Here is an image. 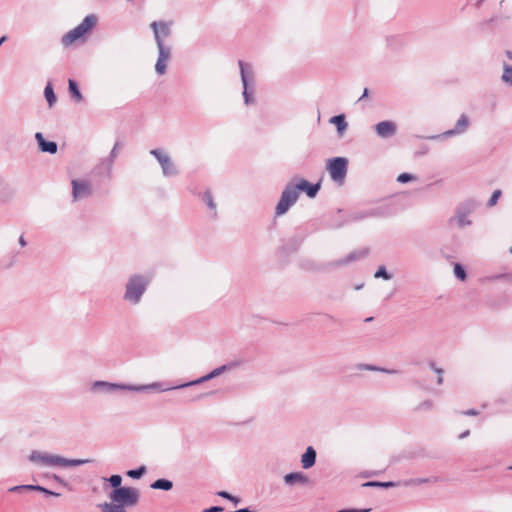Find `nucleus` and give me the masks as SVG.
Wrapping results in <instances>:
<instances>
[{"label": "nucleus", "mask_w": 512, "mask_h": 512, "mask_svg": "<svg viewBox=\"0 0 512 512\" xmlns=\"http://www.w3.org/2000/svg\"><path fill=\"white\" fill-rule=\"evenodd\" d=\"M29 460L44 467H73L90 463V459H67L56 454H50L34 450L29 455Z\"/></svg>", "instance_id": "nucleus-1"}, {"label": "nucleus", "mask_w": 512, "mask_h": 512, "mask_svg": "<svg viewBox=\"0 0 512 512\" xmlns=\"http://www.w3.org/2000/svg\"><path fill=\"white\" fill-rule=\"evenodd\" d=\"M150 279L146 276L131 275L125 285L123 299L133 305L138 304L146 292Z\"/></svg>", "instance_id": "nucleus-2"}, {"label": "nucleus", "mask_w": 512, "mask_h": 512, "mask_svg": "<svg viewBox=\"0 0 512 512\" xmlns=\"http://www.w3.org/2000/svg\"><path fill=\"white\" fill-rule=\"evenodd\" d=\"M240 68V76L243 85V98L246 105H251L255 102V73L253 66L250 63L242 60L238 61Z\"/></svg>", "instance_id": "nucleus-3"}, {"label": "nucleus", "mask_w": 512, "mask_h": 512, "mask_svg": "<svg viewBox=\"0 0 512 512\" xmlns=\"http://www.w3.org/2000/svg\"><path fill=\"white\" fill-rule=\"evenodd\" d=\"M96 23L97 17L95 15H87L80 24L62 36L61 42L63 46L68 47L72 45L75 41L89 32L96 25Z\"/></svg>", "instance_id": "nucleus-4"}, {"label": "nucleus", "mask_w": 512, "mask_h": 512, "mask_svg": "<svg viewBox=\"0 0 512 512\" xmlns=\"http://www.w3.org/2000/svg\"><path fill=\"white\" fill-rule=\"evenodd\" d=\"M109 497L112 502L118 503L123 507H132L135 506L139 501V491L133 487H120L118 489H114Z\"/></svg>", "instance_id": "nucleus-5"}, {"label": "nucleus", "mask_w": 512, "mask_h": 512, "mask_svg": "<svg viewBox=\"0 0 512 512\" xmlns=\"http://www.w3.org/2000/svg\"><path fill=\"white\" fill-rule=\"evenodd\" d=\"M298 198L299 193H297L294 187V181L287 183L276 205L275 215L281 216L285 214L297 202Z\"/></svg>", "instance_id": "nucleus-6"}, {"label": "nucleus", "mask_w": 512, "mask_h": 512, "mask_svg": "<svg viewBox=\"0 0 512 512\" xmlns=\"http://www.w3.org/2000/svg\"><path fill=\"white\" fill-rule=\"evenodd\" d=\"M348 161L344 157H335L329 160L327 170L330 173L331 179L338 184H343L347 174Z\"/></svg>", "instance_id": "nucleus-7"}, {"label": "nucleus", "mask_w": 512, "mask_h": 512, "mask_svg": "<svg viewBox=\"0 0 512 512\" xmlns=\"http://www.w3.org/2000/svg\"><path fill=\"white\" fill-rule=\"evenodd\" d=\"M147 386H138V385H130V384H117L110 383L107 381H95L92 384L93 391H99L103 393H113L119 390L122 391H144Z\"/></svg>", "instance_id": "nucleus-8"}, {"label": "nucleus", "mask_w": 512, "mask_h": 512, "mask_svg": "<svg viewBox=\"0 0 512 512\" xmlns=\"http://www.w3.org/2000/svg\"><path fill=\"white\" fill-rule=\"evenodd\" d=\"M150 154L158 161L165 177L176 176L179 173L171 157L163 149H152L150 150Z\"/></svg>", "instance_id": "nucleus-9"}, {"label": "nucleus", "mask_w": 512, "mask_h": 512, "mask_svg": "<svg viewBox=\"0 0 512 512\" xmlns=\"http://www.w3.org/2000/svg\"><path fill=\"white\" fill-rule=\"evenodd\" d=\"M158 57L155 64V72L162 76L167 72V65L172 58V47L166 43L157 44Z\"/></svg>", "instance_id": "nucleus-10"}, {"label": "nucleus", "mask_w": 512, "mask_h": 512, "mask_svg": "<svg viewBox=\"0 0 512 512\" xmlns=\"http://www.w3.org/2000/svg\"><path fill=\"white\" fill-rule=\"evenodd\" d=\"M150 27L153 30L156 45L159 43H165L164 39L171 35V23L170 22L153 21L150 24Z\"/></svg>", "instance_id": "nucleus-11"}, {"label": "nucleus", "mask_w": 512, "mask_h": 512, "mask_svg": "<svg viewBox=\"0 0 512 512\" xmlns=\"http://www.w3.org/2000/svg\"><path fill=\"white\" fill-rule=\"evenodd\" d=\"M471 207L472 205L470 204L460 205L456 210L455 216L450 218L449 224L456 223L460 228L471 225V220L468 218L471 213Z\"/></svg>", "instance_id": "nucleus-12"}, {"label": "nucleus", "mask_w": 512, "mask_h": 512, "mask_svg": "<svg viewBox=\"0 0 512 512\" xmlns=\"http://www.w3.org/2000/svg\"><path fill=\"white\" fill-rule=\"evenodd\" d=\"M72 184V195L74 200L87 198L92 194V188L88 181L74 179Z\"/></svg>", "instance_id": "nucleus-13"}, {"label": "nucleus", "mask_w": 512, "mask_h": 512, "mask_svg": "<svg viewBox=\"0 0 512 512\" xmlns=\"http://www.w3.org/2000/svg\"><path fill=\"white\" fill-rule=\"evenodd\" d=\"M293 181H294V187H295L297 193L300 194V191L305 192L309 198L316 197L317 193L319 192V190L321 188L320 182L312 184L303 178L296 179Z\"/></svg>", "instance_id": "nucleus-14"}, {"label": "nucleus", "mask_w": 512, "mask_h": 512, "mask_svg": "<svg viewBox=\"0 0 512 512\" xmlns=\"http://www.w3.org/2000/svg\"><path fill=\"white\" fill-rule=\"evenodd\" d=\"M227 368H228L227 365L219 366V367L215 368L213 371H211L209 374H207L205 376H202V377H200L197 380H193V381H190L188 383L180 384V385H177V386H174V387L163 388L162 391H168L170 389H181V388H184V387H188V386H192V385H197V384L203 383L205 381H208V380H210L212 378H215V377L221 375L223 372H225L227 370Z\"/></svg>", "instance_id": "nucleus-15"}, {"label": "nucleus", "mask_w": 512, "mask_h": 512, "mask_svg": "<svg viewBox=\"0 0 512 512\" xmlns=\"http://www.w3.org/2000/svg\"><path fill=\"white\" fill-rule=\"evenodd\" d=\"M227 368H228L227 365L219 366V367L215 368L213 371H211L209 374H207L205 376H202V377H200L197 380H193V381H190L188 383L180 384V385H177V386H174V387L163 388L162 391H168L170 389H181V388H184V387H188V386H192V385H197V384L203 383L205 381H208V380H210L212 378H215V377L221 375L223 372H225L227 370Z\"/></svg>", "instance_id": "nucleus-16"}, {"label": "nucleus", "mask_w": 512, "mask_h": 512, "mask_svg": "<svg viewBox=\"0 0 512 512\" xmlns=\"http://www.w3.org/2000/svg\"><path fill=\"white\" fill-rule=\"evenodd\" d=\"M227 368H228L227 365L219 366V367L215 368L213 371H211L209 374H207L205 376H202V377H200L197 380H193V381H190L188 383L180 384V385H177V386H174V387L163 388L162 391H168L170 389H181V388H184V387H188V386H192V385H197V384L203 383L205 381H208V380H210L212 378H215V377L221 375L223 372H225L227 370Z\"/></svg>", "instance_id": "nucleus-17"}, {"label": "nucleus", "mask_w": 512, "mask_h": 512, "mask_svg": "<svg viewBox=\"0 0 512 512\" xmlns=\"http://www.w3.org/2000/svg\"><path fill=\"white\" fill-rule=\"evenodd\" d=\"M121 147H122V143L120 141H116V143L114 144V146H113V148H112L108 158L102 159L100 161V163L98 164V166L96 167V170H99V173H102L101 169H104L105 173L107 174V176L108 177L111 176L112 166L114 164V160L117 157L118 151H119V149Z\"/></svg>", "instance_id": "nucleus-18"}, {"label": "nucleus", "mask_w": 512, "mask_h": 512, "mask_svg": "<svg viewBox=\"0 0 512 512\" xmlns=\"http://www.w3.org/2000/svg\"><path fill=\"white\" fill-rule=\"evenodd\" d=\"M374 130L378 137L387 139L393 137L397 133V125L393 121L385 120L378 122L374 126Z\"/></svg>", "instance_id": "nucleus-19"}, {"label": "nucleus", "mask_w": 512, "mask_h": 512, "mask_svg": "<svg viewBox=\"0 0 512 512\" xmlns=\"http://www.w3.org/2000/svg\"><path fill=\"white\" fill-rule=\"evenodd\" d=\"M284 483L288 486L302 485L306 486L310 484V478L303 472H291L284 476Z\"/></svg>", "instance_id": "nucleus-20"}, {"label": "nucleus", "mask_w": 512, "mask_h": 512, "mask_svg": "<svg viewBox=\"0 0 512 512\" xmlns=\"http://www.w3.org/2000/svg\"><path fill=\"white\" fill-rule=\"evenodd\" d=\"M35 139L38 143L39 149L43 153L55 154L58 150V145L54 141L45 140L41 132L35 134Z\"/></svg>", "instance_id": "nucleus-21"}, {"label": "nucleus", "mask_w": 512, "mask_h": 512, "mask_svg": "<svg viewBox=\"0 0 512 512\" xmlns=\"http://www.w3.org/2000/svg\"><path fill=\"white\" fill-rule=\"evenodd\" d=\"M469 125V119L466 115H461L453 129L447 130L443 133L445 137H451L454 135L462 134L466 131Z\"/></svg>", "instance_id": "nucleus-22"}, {"label": "nucleus", "mask_w": 512, "mask_h": 512, "mask_svg": "<svg viewBox=\"0 0 512 512\" xmlns=\"http://www.w3.org/2000/svg\"><path fill=\"white\" fill-rule=\"evenodd\" d=\"M315 461H316V451L314 450L313 447L309 446V447H307L306 451L304 452V454L301 457L302 467L304 469H309L315 464Z\"/></svg>", "instance_id": "nucleus-23"}, {"label": "nucleus", "mask_w": 512, "mask_h": 512, "mask_svg": "<svg viewBox=\"0 0 512 512\" xmlns=\"http://www.w3.org/2000/svg\"><path fill=\"white\" fill-rule=\"evenodd\" d=\"M436 481H437L436 477H427V478H411V479H407V480H404L403 482H399V483H400V485L409 487V486H418V485L427 484V483H435Z\"/></svg>", "instance_id": "nucleus-24"}, {"label": "nucleus", "mask_w": 512, "mask_h": 512, "mask_svg": "<svg viewBox=\"0 0 512 512\" xmlns=\"http://www.w3.org/2000/svg\"><path fill=\"white\" fill-rule=\"evenodd\" d=\"M68 90L71 97L76 101L80 102L83 99L82 93L79 89L77 82L73 79L68 80Z\"/></svg>", "instance_id": "nucleus-25"}, {"label": "nucleus", "mask_w": 512, "mask_h": 512, "mask_svg": "<svg viewBox=\"0 0 512 512\" xmlns=\"http://www.w3.org/2000/svg\"><path fill=\"white\" fill-rule=\"evenodd\" d=\"M150 487L155 490L169 491L173 488V482L168 479L160 478L155 480Z\"/></svg>", "instance_id": "nucleus-26"}, {"label": "nucleus", "mask_w": 512, "mask_h": 512, "mask_svg": "<svg viewBox=\"0 0 512 512\" xmlns=\"http://www.w3.org/2000/svg\"><path fill=\"white\" fill-rule=\"evenodd\" d=\"M330 122L336 125L337 131L340 134H342L347 129V122L343 114L333 116Z\"/></svg>", "instance_id": "nucleus-27"}, {"label": "nucleus", "mask_w": 512, "mask_h": 512, "mask_svg": "<svg viewBox=\"0 0 512 512\" xmlns=\"http://www.w3.org/2000/svg\"><path fill=\"white\" fill-rule=\"evenodd\" d=\"M367 253H368L367 250L353 251V252L349 253L344 259L339 261V264H347L349 262L358 260L360 258L365 257L367 255Z\"/></svg>", "instance_id": "nucleus-28"}, {"label": "nucleus", "mask_w": 512, "mask_h": 512, "mask_svg": "<svg viewBox=\"0 0 512 512\" xmlns=\"http://www.w3.org/2000/svg\"><path fill=\"white\" fill-rule=\"evenodd\" d=\"M44 96L47 100L49 107H52L57 101L52 84L50 82L47 83V85L44 89Z\"/></svg>", "instance_id": "nucleus-29"}, {"label": "nucleus", "mask_w": 512, "mask_h": 512, "mask_svg": "<svg viewBox=\"0 0 512 512\" xmlns=\"http://www.w3.org/2000/svg\"><path fill=\"white\" fill-rule=\"evenodd\" d=\"M203 201L206 203L208 208L212 211V217L215 218L217 216L216 204L214 202L212 193L210 191H205L203 194Z\"/></svg>", "instance_id": "nucleus-30"}, {"label": "nucleus", "mask_w": 512, "mask_h": 512, "mask_svg": "<svg viewBox=\"0 0 512 512\" xmlns=\"http://www.w3.org/2000/svg\"><path fill=\"white\" fill-rule=\"evenodd\" d=\"M400 483H396L393 481L388 482H379V481H368L362 484L363 487H381V488H390L399 486Z\"/></svg>", "instance_id": "nucleus-31"}, {"label": "nucleus", "mask_w": 512, "mask_h": 512, "mask_svg": "<svg viewBox=\"0 0 512 512\" xmlns=\"http://www.w3.org/2000/svg\"><path fill=\"white\" fill-rule=\"evenodd\" d=\"M102 512H127V511L125 510V507H123L122 505L112 502V503H105L102 506Z\"/></svg>", "instance_id": "nucleus-32"}, {"label": "nucleus", "mask_w": 512, "mask_h": 512, "mask_svg": "<svg viewBox=\"0 0 512 512\" xmlns=\"http://www.w3.org/2000/svg\"><path fill=\"white\" fill-rule=\"evenodd\" d=\"M44 489H45L44 487L39 486V485H19V486L11 487L9 489V491L10 492H20L23 490H35V491L43 492Z\"/></svg>", "instance_id": "nucleus-33"}, {"label": "nucleus", "mask_w": 512, "mask_h": 512, "mask_svg": "<svg viewBox=\"0 0 512 512\" xmlns=\"http://www.w3.org/2000/svg\"><path fill=\"white\" fill-rule=\"evenodd\" d=\"M146 473V467L144 465L140 466L137 469H132L127 471V476L132 479H139Z\"/></svg>", "instance_id": "nucleus-34"}, {"label": "nucleus", "mask_w": 512, "mask_h": 512, "mask_svg": "<svg viewBox=\"0 0 512 512\" xmlns=\"http://www.w3.org/2000/svg\"><path fill=\"white\" fill-rule=\"evenodd\" d=\"M502 80L509 85H512V66L507 64L504 65Z\"/></svg>", "instance_id": "nucleus-35"}, {"label": "nucleus", "mask_w": 512, "mask_h": 512, "mask_svg": "<svg viewBox=\"0 0 512 512\" xmlns=\"http://www.w3.org/2000/svg\"><path fill=\"white\" fill-rule=\"evenodd\" d=\"M454 274H455V276H456L458 279H460V280H462V281H464V280L466 279V272H465V269H464V267H463L461 264H459V263H455V265H454Z\"/></svg>", "instance_id": "nucleus-36"}, {"label": "nucleus", "mask_w": 512, "mask_h": 512, "mask_svg": "<svg viewBox=\"0 0 512 512\" xmlns=\"http://www.w3.org/2000/svg\"><path fill=\"white\" fill-rule=\"evenodd\" d=\"M374 277L390 280L392 278V275L387 272L385 266H380L375 272Z\"/></svg>", "instance_id": "nucleus-37"}, {"label": "nucleus", "mask_w": 512, "mask_h": 512, "mask_svg": "<svg viewBox=\"0 0 512 512\" xmlns=\"http://www.w3.org/2000/svg\"><path fill=\"white\" fill-rule=\"evenodd\" d=\"M111 486H113L115 489H118L121 487L122 483V477L118 474L110 476L108 479H106Z\"/></svg>", "instance_id": "nucleus-38"}, {"label": "nucleus", "mask_w": 512, "mask_h": 512, "mask_svg": "<svg viewBox=\"0 0 512 512\" xmlns=\"http://www.w3.org/2000/svg\"><path fill=\"white\" fill-rule=\"evenodd\" d=\"M365 369L370 370V371H380V372H384V373H388V374L398 373V371L394 370V369H385V368H380V367L372 366V365H366Z\"/></svg>", "instance_id": "nucleus-39"}, {"label": "nucleus", "mask_w": 512, "mask_h": 512, "mask_svg": "<svg viewBox=\"0 0 512 512\" xmlns=\"http://www.w3.org/2000/svg\"><path fill=\"white\" fill-rule=\"evenodd\" d=\"M415 179H416V177L409 173H402L397 177V181L399 183H403V184L407 183L409 181L415 180Z\"/></svg>", "instance_id": "nucleus-40"}, {"label": "nucleus", "mask_w": 512, "mask_h": 512, "mask_svg": "<svg viewBox=\"0 0 512 512\" xmlns=\"http://www.w3.org/2000/svg\"><path fill=\"white\" fill-rule=\"evenodd\" d=\"M500 196H501V190H495V191L492 193V195H491V197H490V199H489V201H488L487 205H488L489 207L494 206V205L497 203V201H498V199H499V197H500Z\"/></svg>", "instance_id": "nucleus-41"}, {"label": "nucleus", "mask_w": 512, "mask_h": 512, "mask_svg": "<svg viewBox=\"0 0 512 512\" xmlns=\"http://www.w3.org/2000/svg\"><path fill=\"white\" fill-rule=\"evenodd\" d=\"M432 407V402L427 400V401H424L422 402L419 406H418V409L419 410H428Z\"/></svg>", "instance_id": "nucleus-42"}, {"label": "nucleus", "mask_w": 512, "mask_h": 512, "mask_svg": "<svg viewBox=\"0 0 512 512\" xmlns=\"http://www.w3.org/2000/svg\"><path fill=\"white\" fill-rule=\"evenodd\" d=\"M224 509L220 506H212L208 509L203 510V512H222Z\"/></svg>", "instance_id": "nucleus-43"}, {"label": "nucleus", "mask_w": 512, "mask_h": 512, "mask_svg": "<svg viewBox=\"0 0 512 512\" xmlns=\"http://www.w3.org/2000/svg\"><path fill=\"white\" fill-rule=\"evenodd\" d=\"M217 495L227 500L231 499V494L226 491H219Z\"/></svg>", "instance_id": "nucleus-44"}, {"label": "nucleus", "mask_w": 512, "mask_h": 512, "mask_svg": "<svg viewBox=\"0 0 512 512\" xmlns=\"http://www.w3.org/2000/svg\"><path fill=\"white\" fill-rule=\"evenodd\" d=\"M429 366L433 369L437 374H443V370L441 368L436 367L434 362H430Z\"/></svg>", "instance_id": "nucleus-45"}, {"label": "nucleus", "mask_w": 512, "mask_h": 512, "mask_svg": "<svg viewBox=\"0 0 512 512\" xmlns=\"http://www.w3.org/2000/svg\"><path fill=\"white\" fill-rule=\"evenodd\" d=\"M146 386L147 387L144 390H147V389H158V388H160L161 384L160 383H153V384L146 385Z\"/></svg>", "instance_id": "nucleus-46"}, {"label": "nucleus", "mask_w": 512, "mask_h": 512, "mask_svg": "<svg viewBox=\"0 0 512 512\" xmlns=\"http://www.w3.org/2000/svg\"><path fill=\"white\" fill-rule=\"evenodd\" d=\"M465 415H469V416H475L478 414V412L475 410V409H469L465 412H463Z\"/></svg>", "instance_id": "nucleus-47"}, {"label": "nucleus", "mask_w": 512, "mask_h": 512, "mask_svg": "<svg viewBox=\"0 0 512 512\" xmlns=\"http://www.w3.org/2000/svg\"><path fill=\"white\" fill-rule=\"evenodd\" d=\"M53 478H54L57 482H59L61 485H64V486H66V485H67V484H66V482H65L63 479H61L59 476L54 475V476H53Z\"/></svg>", "instance_id": "nucleus-48"}, {"label": "nucleus", "mask_w": 512, "mask_h": 512, "mask_svg": "<svg viewBox=\"0 0 512 512\" xmlns=\"http://www.w3.org/2000/svg\"><path fill=\"white\" fill-rule=\"evenodd\" d=\"M19 244H20L22 247H25V246L27 245V242H26V240H25V238H24V236H23V235H21V236H20V238H19Z\"/></svg>", "instance_id": "nucleus-49"}, {"label": "nucleus", "mask_w": 512, "mask_h": 512, "mask_svg": "<svg viewBox=\"0 0 512 512\" xmlns=\"http://www.w3.org/2000/svg\"><path fill=\"white\" fill-rule=\"evenodd\" d=\"M368 92H369L368 88H365V89H364V91H363L362 96L359 98V101H361V100H363L365 97H367V96H368Z\"/></svg>", "instance_id": "nucleus-50"}, {"label": "nucleus", "mask_w": 512, "mask_h": 512, "mask_svg": "<svg viewBox=\"0 0 512 512\" xmlns=\"http://www.w3.org/2000/svg\"><path fill=\"white\" fill-rule=\"evenodd\" d=\"M469 434H470V431H469V430H466V431H464L463 433H461V434L459 435V438H460V439H464V438H466Z\"/></svg>", "instance_id": "nucleus-51"}, {"label": "nucleus", "mask_w": 512, "mask_h": 512, "mask_svg": "<svg viewBox=\"0 0 512 512\" xmlns=\"http://www.w3.org/2000/svg\"><path fill=\"white\" fill-rule=\"evenodd\" d=\"M232 512H253V511L250 510V508L246 507V508H241V509H238V510H235Z\"/></svg>", "instance_id": "nucleus-52"}, {"label": "nucleus", "mask_w": 512, "mask_h": 512, "mask_svg": "<svg viewBox=\"0 0 512 512\" xmlns=\"http://www.w3.org/2000/svg\"><path fill=\"white\" fill-rule=\"evenodd\" d=\"M231 502H233L234 504H238L240 499L238 497H235L233 495H231V499H229Z\"/></svg>", "instance_id": "nucleus-53"}, {"label": "nucleus", "mask_w": 512, "mask_h": 512, "mask_svg": "<svg viewBox=\"0 0 512 512\" xmlns=\"http://www.w3.org/2000/svg\"><path fill=\"white\" fill-rule=\"evenodd\" d=\"M442 383H443V376H442V374H438L437 384L441 385Z\"/></svg>", "instance_id": "nucleus-54"}, {"label": "nucleus", "mask_w": 512, "mask_h": 512, "mask_svg": "<svg viewBox=\"0 0 512 512\" xmlns=\"http://www.w3.org/2000/svg\"><path fill=\"white\" fill-rule=\"evenodd\" d=\"M7 37L3 36L0 38V46L6 41Z\"/></svg>", "instance_id": "nucleus-55"}, {"label": "nucleus", "mask_w": 512, "mask_h": 512, "mask_svg": "<svg viewBox=\"0 0 512 512\" xmlns=\"http://www.w3.org/2000/svg\"><path fill=\"white\" fill-rule=\"evenodd\" d=\"M50 495H51V496H56V497H58V496H60V493H57V492L51 491Z\"/></svg>", "instance_id": "nucleus-56"}, {"label": "nucleus", "mask_w": 512, "mask_h": 512, "mask_svg": "<svg viewBox=\"0 0 512 512\" xmlns=\"http://www.w3.org/2000/svg\"><path fill=\"white\" fill-rule=\"evenodd\" d=\"M485 0H477L476 6L479 7Z\"/></svg>", "instance_id": "nucleus-57"}, {"label": "nucleus", "mask_w": 512, "mask_h": 512, "mask_svg": "<svg viewBox=\"0 0 512 512\" xmlns=\"http://www.w3.org/2000/svg\"><path fill=\"white\" fill-rule=\"evenodd\" d=\"M43 493H45L46 495H50L51 490H48V489H46V488H45V489L43 490Z\"/></svg>", "instance_id": "nucleus-58"}, {"label": "nucleus", "mask_w": 512, "mask_h": 512, "mask_svg": "<svg viewBox=\"0 0 512 512\" xmlns=\"http://www.w3.org/2000/svg\"><path fill=\"white\" fill-rule=\"evenodd\" d=\"M372 320H373V317H368V318L365 319V322H370Z\"/></svg>", "instance_id": "nucleus-59"}, {"label": "nucleus", "mask_w": 512, "mask_h": 512, "mask_svg": "<svg viewBox=\"0 0 512 512\" xmlns=\"http://www.w3.org/2000/svg\"><path fill=\"white\" fill-rule=\"evenodd\" d=\"M375 215H378V214H377V213H375V212H370V213H368V216H375Z\"/></svg>", "instance_id": "nucleus-60"}, {"label": "nucleus", "mask_w": 512, "mask_h": 512, "mask_svg": "<svg viewBox=\"0 0 512 512\" xmlns=\"http://www.w3.org/2000/svg\"><path fill=\"white\" fill-rule=\"evenodd\" d=\"M507 55L510 59H512V54L510 52H507Z\"/></svg>", "instance_id": "nucleus-61"}, {"label": "nucleus", "mask_w": 512, "mask_h": 512, "mask_svg": "<svg viewBox=\"0 0 512 512\" xmlns=\"http://www.w3.org/2000/svg\"><path fill=\"white\" fill-rule=\"evenodd\" d=\"M510 253L512 254V247L510 248Z\"/></svg>", "instance_id": "nucleus-62"}]
</instances>
